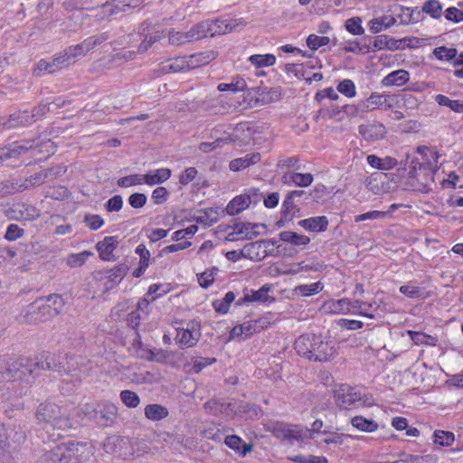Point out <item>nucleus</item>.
<instances>
[{"mask_svg": "<svg viewBox=\"0 0 463 463\" xmlns=\"http://www.w3.org/2000/svg\"><path fill=\"white\" fill-rule=\"evenodd\" d=\"M35 417L44 427L50 426L59 430H71L73 427L67 410L49 401L42 402L37 407Z\"/></svg>", "mask_w": 463, "mask_h": 463, "instance_id": "obj_1", "label": "nucleus"}, {"mask_svg": "<svg viewBox=\"0 0 463 463\" xmlns=\"http://www.w3.org/2000/svg\"><path fill=\"white\" fill-rule=\"evenodd\" d=\"M53 144L51 140L37 141L24 140L14 144L11 147H5L0 150V161L12 157H18L27 152H32L33 156L46 153L49 156L52 153Z\"/></svg>", "mask_w": 463, "mask_h": 463, "instance_id": "obj_2", "label": "nucleus"}, {"mask_svg": "<svg viewBox=\"0 0 463 463\" xmlns=\"http://www.w3.org/2000/svg\"><path fill=\"white\" fill-rule=\"evenodd\" d=\"M32 363L24 357L13 359L8 355L0 356V383L22 379L33 373Z\"/></svg>", "mask_w": 463, "mask_h": 463, "instance_id": "obj_3", "label": "nucleus"}, {"mask_svg": "<svg viewBox=\"0 0 463 463\" xmlns=\"http://www.w3.org/2000/svg\"><path fill=\"white\" fill-rule=\"evenodd\" d=\"M313 345L314 347L311 354H309V360L326 362L334 358L337 353L334 340H324L321 336L316 335Z\"/></svg>", "mask_w": 463, "mask_h": 463, "instance_id": "obj_4", "label": "nucleus"}, {"mask_svg": "<svg viewBox=\"0 0 463 463\" xmlns=\"http://www.w3.org/2000/svg\"><path fill=\"white\" fill-rule=\"evenodd\" d=\"M335 400L342 409H349L362 401V392L355 387L342 384L334 392Z\"/></svg>", "mask_w": 463, "mask_h": 463, "instance_id": "obj_5", "label": "nucleus"}, {"mask_svg": "<svg viewBox=\"0 0 463 463\" xmlns=\"http://www.w3.org/2000/svg\"><path fill=\"white\" fill-rule=\"evenodd\" d=\"M55 312L52 310L49 305H45L43 300H38L31 304L24 315V320L28 323H41L54 317Z\"/></svg>", "mask_w": 463, "mask_h": 463, "instance_id": "obj_6", "label": "nucleus"}, {"mask_svg": "<svg viewBox=\"0 0 463 463\" xmlns=\"http://www.w3.org/2000/svg\"><path fill=\"white\" fill-rule=\"evenodd\" d=\"M204 407L211 414L219 417L232 418L237 413L235 403L226 400L213 399Z\"/></svg>", "mask_w": 463, "mask_h": 463, "instance_id": "obj_7", "label": "nucleus"}, {"mask_svg": "<svg viewBox=\"0 0 463 463\" xmlns=\"http://www.w3.org/2000/svg\"><path fill=\"white\" fill-rule=\"evenodd\" d=\"M358 132L363 139L373 142L383 139L387 133V129L383 124L373 121L360 125Z\"/></svg>", "mask_w": 463, "mask_h": 463, "instance_id": "obj_8", "label": "nucleus"}, {"mask_svg": "<svg viewBox=\"0 0 463 463\" xmlns=\"http://www.w3.org/2000/svg\"><path fill=\"white\" fill-rule=\"evenodd\" d=\"M67 67H69L68 62H66L62 53L61 52L50 61L44 59L40 60L35 69L33 70V74L37 77H40L44 72L52 74Z\"/></svg>", "mask_w": 463, "mask_h": 463, "instance_id": "obj_9", "label": "nucleus"}, {"mask_svg": "<svg viewBox=\"0 0 463 463\" xmlns=\"http://www.w3.org/2000/svg\"><path fill=\"white\" fill-rule=\"evenodd\" d=\"M270 240H260L246 244L241 250V256L250 260H261L267 256V249L273 246Z\"/></svg>", "mask_w": 463, "mask_h": 463, "instance_id": "obj_10", "label": "nucleus"}, {"mask_svg": "<svg viewBox=\"0 0 463 463\" xmlns=\"http://www.w3.org/2000/svg\"><path fill=\"white\" fill-rule=\"evenodd\" d=\"M85 446L80 443L69 442L60 444L61 463H77L83 458Z\"/></svg>", "mask_w": 463, "mask_h": 463, "instance_id": "obj_11", "label": "nucleus"}, {"mask_svg": "<svg viewBox=\"0 0 463 463\" xmlns=\"http://www.w3.org/2000/svg\"><path fill=\"white\" fill-rule=\"evenodd\" d=\"M253 133L254 131L247 123H240L233 128L232 132L225 136V137H228V143L244 146L250 144Z\"/></svg>", "mask_w": 463, "mask_h": 463, "instance_id": "obj_12", "label": "nucleus"}, {"mask_svg": "<svg viewBox=\"0 0 463 463\" xmlns=\"http://www.w3.org/2000/svg\"><path fill=\"white\" fill-rule=\"evenodd\" d=\"M263 325L260 320H250L243 324L235 326L230 333L232 338L243 336L244 338L250 337L257 332L263 329Z\"/></svg>", "mask_w": 463, "mask_h": 463, "instance_id": "obj_13", "label": "nucleus"}, {"mask_svg": "<svg viewBox=\"0 0 463 463\" xmlns=\"http://www.w3.org/2000/svg\"><path fill=\"white\" fill-rule=\"evenodd\" d=\"M201 336L199 328L194 325L192 328L181 329L177 332L176 341L184 347H192L197 344Z\"/></svg>", "mask_w": 463, "mask_h": 463, "instance_id": "obj_14", "label": "nucleus"}, {"mask_svg": "<svg viewBox=\"0 0 463 463\" xmlns=\"http://www.w3.org/2000/svg\"><path fill=\"white\" fill-rule=\"evenodd\" d=\"M400 46L399 41L395 40L392 37H390L385 34L378 35L373 40L372 46L366 45V51L368 52H376L381 50H390L395 51L398 50Z\"/></svg>", "mask_w": 463, "mask_h": 463, "instance_id": "obj_15", "label": "nucleus"}, {"mask_svg": "<svg viewBox=\"0 0 463 463\" xmlns=\"http://www.w3.org/2000/svg\"><path fill=\"white\" fill-rule=\"evenodd\" d=\"M171 176V170L168 168H159L151 170L146 175H142V183L149 186L160 184L168 180Z\"/></svg>", "mask_w": 463, "mask_h": 463, "instance_id": "obj_16", "label": "nucleus"}, {"mask_svg": "<svg viewBox=\"0 0 463 463\" xmlns=\"http://www.w3.org/2000/svg\"><path fill=\"white\" fill-rule=\"evenodd\" d=\"M269 289H270L269 286L264 285L260 289H258L256 291L250 290V292L245 293L244 297L242 298V301H239L237 304L241 305V303H248V302H260V303L271 302L274 300V298L269 295Z\"/></svg>", "mask_w": 463, "mask_h": 463, "instance_id": "obj_17", "label": "nucleus"}, {"mask_svg": "<svg viewBox=\"0 0 463 463\" xmlns=\"http://www.w3.org/2000/svg\"><path fill=\"white\" fill-rule=\"evenodd\" d=\"M313 175L311 174H301L293 171L284 173L282 181L284 184H294L297 186L307 187L313 182Z\"/></svg>", "mask_w": 463, "mask_h": 463, "instance_id": "obj_18", "label": "nucleus"}, {"mask_svg": "<svg viewBox=\"0 0 463 463\" xmlns=\"http://www.w3.org/2000/svg\"><path fill=\"white\" fill-rule=\"evenodd\" d=\"M260 228H265L264 224L250 222H236L234 229L241 239L251 240L260 234Z\"/></svg>", "mask_w": 463, "mask_h": 463, "instance_id": "obj_19", "label": "nucleus"}, {"mask_svg": "<svg viewBox=\"0 0 463 463\" xmlns=\"http://www.w3.org/2000/svg\"><path fill=\"white\" fill-rule=\"evenodd\" d=\"M118 244L116 236H107L103 241H99L96 245L99 257L104 260H111L112 253Z\"/></svg>", "mask_w": 463, "mask_h": 463, "instance_id": "obj_20", "label": "nucleus"}, {"mask_svg": "<svg viewBox=\"0 0 463 463\" xmlns=\"http://www.w3.org/2000/svg\"><path fill=\"white\" fill-rule=\"evenodd\" d=\"M35 120L34 114L30 115L27 111H19L11 115L4 125L6 128H14L20 126L31 124Z\"/></svg>", "mask_w": 463, "mask_h": 463, "instance_id": "obj_21", "label": "nucleus"}, {"mask_svg": "<svg viewBox=\"0 0 463 463\" xmlns=\"http://www.w3.org/2000/svg\"><path fill=\"white\" fill-rule=\"evenodd\" d=\"M212 35L214 36L216 34H224L231 33L237 29V27L244 26L243 22L237 23L236 21H226V20H216L213 22H210Z\"/></svg>", "mask_w": 463, "mask_h": 463, "instance_id": "obj_22", "label": "nucleus"}, {"mask_svg": "<svg viewBox=\"0 0 463 463\" xmlns=\"http://www.w3.org/2000/svg\"><path fill=\"white\" fill-rule=\"evenodd\" d=\"M184 71H187L184 56L170 59L166 61V63L162 64L158 69L160 75Z\"/></svg>", "mask_w": 463, "mask_h": 463, "instance_id": "obj_23", "label": "nucleus"}, {"mask_svg": "<svg viewBox=\"0 0 463 463\" xmlns=\"http://www.w3.org/2000/svg\"><path fill=\"white\" fill-rule=\"evenodd\" d=\"M251 203L250 197L247 194H241L234 197L226 206V212L229 215H236L247 209Z\"/></svg>", "mask_w": 463, "mask_h": 463, "instance_id": "obj_24", "label": "nucleus"}, {"mask_svg": "<svg viewBox=\"0 0 463 463\" xmlns=\"http://www.w3.org/2000/svg\"><path fill=\"white\" fill-rule=\"evenodd\" d=\"M315 335H300L295 341V349L299 355H302L307 359H309V354H311L313 351V343H315Z\"/></svg>", "mask_w": 463, "mask_h": 463, "instance_id": "obj_25", "label": "nucleus"}, {"mask_svg": "<svg viewBox=\"0 0 463 463\" xmlns=\"http://www.w3.org/2000/svg\"><path fill=\"white\" fill-rule=\"evenodd\" d=\"M299 225L305 230L310 232H324L328 225V220L326 216H317L301 220Z\"/></svg>", "mask_w": 463, "mask_h": 463, "instance_id": "obj_26", "label": "nucleus"}, {"mask_svg": "<svg viewBox=\"0 0 463 463\" xmlns=\"http://www.w3.org/2000/svg\"><path fill=\"white\" fill-rule=\"evenodd\" d=\"M366 160L372 167L379 170H391L394 168L398 164V161L392 156H385L381 158L375 155H369Z\"/></svg>", "mask_w": 463, "mask_h": 463, "instance_id": "obj_27", "label": "nucleus"}, {"mask_svg": "<svg viewBox=\"0 0 463 463\" xmlns=\"http://www.w3.org/2000/svg\"><path fill=\"white\" fill-rule=\"evenodd\" d=\"M350 306V298H341L337 300H328L324 303L323 309L326 313L332 314H348Z\"/></svg>", "mask_w": 463, "mask_h": 463, "instance_id": "obj_28", "label": "nucleus"}, {"mask_svg": "<svg viewBox=\"0 0 463 463\" xmlns=\"http://www.w3.org/2000/svg\"><path fill=\"white\" fill-rule=\"evenodd\" d=\"M260 160V155L259 153L248 154L243 157L232 160L229 167L232 171L237 172L258 163Z\"/></svg>", "mask_w": 463, "mask_h": 463, "instance_id": "obj_29", "label": "nucleus"}, {"mask_svg": "<svg viewBox=\"0 0 463 463\" xmlns=\"http://www.w3.org/2000/svg\"><path fill=\"white\" fill-rule=\"evenodd\" d=\"M409 80V72L404 70H397L385 76L382 83L383 86L401 87Z\"/></svg>", "mask_w": 463, "mask_h": 463, "instance_id": "obj_30", "label": "nucleus"}, {"mask_svg": "<svg viewBox=\"0 0 463 463\" xmlns=\"http://www.w3.org/2000/svg\"><path fill=\"white\" fill-rule=\"evenodd\" d=\"M306 439H314V431L301 426L288 425V440L302 442Z\"/></svg>", "mask_w": 463, "mask_h": 463, "instance_id": "obj_31", "label": "nucleus"}, {"mask_svg": "<svg viewBox=\"0 0 463 463\" xmlns=\"http://www.w3.org/2000/svg\"><path fill=\"white\" fill-rule=\"evenodd\" d=\"M61 369H59V372L61 374H68L71 375L72 378H74L77 381L81 380V374L79 373V362L77 357L74 356H68L65 359V363L61 367Z\"/></svg>", "mask_w": 463, "mask_h": 463, "instance_id": "obj_32", "label": "nucleus"}, {"mask_svg": "<svg viewBox=\"0 0 463 463\" xmlns=\"http://www.w3.org/2000/svg\"><path fill=\"white\" fill-rule=\"evenodd\" d=\"M225 444L232 449L238 451L241 455L245 456L252 449L251 444H247L236 435H230L225 438Z\"/></svg>", "mask_w": 463, "mask_h": 463, "instance_id": "obj_33", "label": "nucleus"}, {"mask_svg": "<svg viewBox=\"0 0 463 463\" xmlns=\"http://www.w3.org/2000/svg\"><path fill=\"white\" fill-rule=\"evenodd\" d=\"M98 413L100 414L102 420L101 423L103 425H109L116 419L118 408L112 402H104L99 404V411Z\"/></svg>", "mask_w": 463, "mask_h": 463, "instance_id": "obj_34", "label": "nucleus"}, {"mask_svg": "<svg viewBox=\"0 0 463 463\" xmlns=\"http://www.w3.org/2000/svg\"><path fill=\"white\" fill-rule=\"evenodd\" d=\"M400 292L411 298H426L430 294L420 287L416 286L413 282L400 287Z\"/></svg>", "mask_w": 463, "mask_h": 463, "instance_id": "obj_35", "label": "nucleus"}, {"mask_svg": "<svg viewBox=\"0 0 463 463\" xmlns=\"http://www.w3.org/2000/svg\"><path fill=\"white\" fill-rule=\"evenodd\" d=\"M279 239L282 241L289 242L296 246H306L310 241V239L307 236L289 231L281 232L279 233Z\"/></svg>", "mask_w": 463, "mask_h": 463, "instance_id": "obj_36", "label": "nucleus"}, {"mask_svg": "<svg viewBox=\"0 0 463 463\" xmlns=\"http://www.w3.org/2000/svg\"><path fill=\"white\" fill-rule=\"evenodd\" d=\"M212 31L213 29H211L210 22L204 21L192 27L188 33H190V35L193 36L191 39L192 42H194L208 36L213 37Z\"/></svg>", "mask_w": 463, "mask_h": 463, "instance_id": "obj_37", "label": "nucleus"}, {"mask_svg": "<svg viewBox=\"0 0 463 463\" xmlns=\"http://www.w3.org/2000/svg\"><path fill=\"white\" fill-rule=\"evenodd\" d=\"M435 101L441 107H447L453 112L462 114L463 113V101L459 99H451L449 97L438 94L435 96Z\"/></svg>", "mask_w": 463, "mask_h": 463, "instance_id": "obj_38", "label": "nucleus"}, {"mask_svg": "<svg viewBox=\"0 0 463 463\" xmlns=\"http://www.w3.org/2000/svg\"><path fill=\"white\" fill-rule=\"evenodd\" d=\"M166 36L168 37V43L174 46H180L184 43H191V38H193V36L190 35V33H183L175 31V29L166 31Z\"/></svg>", "mask_w": 463, "mask_h": 463, "instance_id": "obj_39", "label": "nucleus"}, {"mask_svg": "<svg viewBox=\"0 0 463 463\" xmlns=\"http://www.w3.org/2000/svg\"><path fill=\"white\" fill-rule=\"evenodd\" d=\"M109 38V35L108 33H102L86 38L83 42L80 43V44L85 52L88 53L93 51L96 47L99 46L104 42H106Z\"/></svg>", "mask_w": 463, "mask_h": 463, "instance_id": "obj_40", "label": "nucleus"}, {"mask_svg": "<svg viewBox=\"0 0 463 463\" xmlns=\"http://www.w3.org/2000/svg\"><path fill=\"white\" fill-rule=\"evenodd\" d=\"M145 415L148 420L156 421L165 418L168 411L160 404H149L145 408Z\"/></svg>", "mask_w": 463, "mask_h": 463, "instance_id": "obj_41", "label": "nucleus"}, {"mask_svg": "<svg viewBox=\"0 0 463 463\" xmlns=\"http://www.w3.org/2000/svg\"><path fill=\"white\" fill-rule=\"evenodd\" d=\"M351 424L357 430L364 432H373L378 429V423L372 420H367L362 416L352 418Z\"/></svg>", "mask_w": 463, "mask_h": 463, "instance_id": "obj_42", "label": "nucleus"}, {"mask_svg": "<svg viewBox=\"0 0 463 463\" xmlns=\"http://www.w3.org/2000/svg\"><path fill=\"white\" fill-rule=\"evenodd\" d=\"M61 53L66 62H68V66L74 63L78 58L83 57L87 54L80 43L65 48Z\"/></svg>", "mask_w": 463, "mask_h": 463, "instance_id": "obj_43", "label": "nucleus"}, {"mask_svg": "<svg viewBox=\"0 0 463 463\" xmlns=\"http://www.w3.org/2000/svg\"><path fill=\"white\" fill-rule=\"evenodd\" d=\"M61 53L66 62H68V66L74 63L78 58L83 57L87 54L80 43L65 48Z\"/></svg>", "mask_w": 463, "mask_h": 463, "instance_id": "obj_44", "label": "nucleus"}, {"mask_svg": "<svg viewBox=\"0 0 463 463\" xmlns=\"http://www.w3.org/2000/svg\"><path fill=\"white\" fill-rule=\"evenodd\" d=\"M61 53L66 62H68V66L74 63L78 58L83 57L87 54L80 43L65 48Z\"/></svg>", "mask_w": 463, "mask_h": 463, "instance_id": "obj_45", "label": "nucleus"}, {"mask_svg": "<svg viewBox=\"0 0 463 463\" xmlns=\"http://www.w3.org/2000/svg\"><path fill=\"white\" fill-rule=\"evenodd\" d=\"M408 335L411 339L414 342L415 345H424L430 346H435L437 345L438 339L435 336L430 335H427L421 332L409 330Z\"/></svg>", "mask_w": 463, "mask_h": 463, "instance_id": "obj_46", "label": "nucleus"}, {"mask_svg": "<svg viewBox=\"0 0 463 463\" xmlns=\"http://www.w3.org/2000/svg\"><path fill=\"white\" fill-rule=\"evenodd\" d=\"M90 256H93V252L90 250H83L80 253H71L68 255L66 264L70 268L81 267Z\"/></svg>", "mask_w": 463, "mask_h": 463, "instance_id": "obj_47", "label": "nucleus"}, {"mask_svg": "<svg viewBox=\"0 0 463 463\" xmlns=\"http://www.w3.org/2000/svg\"><path fill=\"white\" fill-rule=\"evenodd\" d=\"M250 62L256 68L272 66L276 62L273 54H253L249 57Z\"/></svg>", "mask_w": 463, "mask_h": 463, "instance_id": "obj_48", "label": "nucleus"}, {"mask_svg": "<svg viewBox=\"0 0 463 463\" xmlns=\"http://www.w3.org/2000/svg\"><path fill=\"white\" fill-rule=\"evenodd\" d=\"M195 219L197 222L210 226L219 220V213L217 209L208 208L200 212Z\"/></svg>", "mask_w": 463, "mask_h": 463, "instance_id": "obj_49", "label": "nucleus"}, {"mask_svg": "<svg viewBox=\"0 0 463 463\" xmlns=\"http://www.w3.org/2000/svg\"><path fill=\"white\" fill-rule=\"evenodd\" d=\"M396 23V19L392 16H383L373 19L370 22V30L373 33H379L383 27L389 28Z\"/></svg>", "mask_w": 463, "mask_h": 463, "instance_id": "obj_50", "label": "nucleus"}, {"mask_svg": "<svg viewBox=\"0 0 463 463\" xmlns=\"http://www.w3.org/2000/svg\"><path fill=\"white\" fill-rule=\"evenodd\" d=\"M422 12L430 14L432 18L438 19L442 15V6L437 0H429L424 3Z\"/></svg>", "mask_w": 463, "mask_h": 463, "instance_id": "obj_51", "label": "nucleus"}, {"mask_svg": "<svg viewBox=\"0 0 463 463\" xmlns=\"http://www.w3.org/2000/svg\"><path fill=\"white\" fill-rule=\"evenodd\" d=\"M323 288L320 282L312 283L310 285H300L295 288L294 291L301 296L308 297L317 294Z\"/></svg>", "mask_w": 463, "mask_h": 463, "instance_id": "obj_52", "label": "nucleus"}, {"mask_svg": "<svg viewBox=\"0 0 463 463\" xmlns=\"http://www.w3.org/2000/svg\"><path fill=\"white\" fill-rule=\"evenodd\" d=\"M306 43L309 49L316 51L322 46L327 45L330 43V39L327 36L310 34L307 36Z\"/></svg>", "mask_w": 463, "mask_h": 463, "instance_id": "obj_53", "label": "nucleus"}, {"mask_svg": "<svg viewBox=\"0 0 463 463\" xmlns=\"http://www.w3.org/2000/svg\"><path fill=\"white\" fill-rule=\"evenodd\" d=\"M345 26L354 35H361L364 33V29L362 27V19L358 16L347 19Z\"/></svg>", "mask_w": 463, "mask_h": 463, "instance_id": "obj_54", "label": "nucleus"}, {"mask_svg": "<svg viewBox=\"0 0 463 463\" xmlns=\"http://www.w3.org/2000/svg\"><path fill=\"white\" fill-rule=\"evenodd\" d=\"M454 439V434L450 431L436 430L434 432V442L440 446H450Z\"/></svg>", "mask_w": 463, "mask_h": 463, "instance_id": "obj_55", "label": "nucleus"}, {"mask_svg": "<svg viewBox=\"0 0 463 463\" xmlns=\"http://www.w3.org/2000/svg\"><path fill=\"white\" fill-rule=\"evenodd\" d=\"M142 175L134 174L119 178L117 184L119 187L128 188L134 185L142 184Z\"/></svg>", "mask_w": 463, "mask_h": 463, "instance_id": "obj_56", "label": "nucleus"}, {"mask_svg": "<svg viewBox=\"0 0 463 463\" xmlns=\"http://www.w3.org/2000/svg\"><path fill=\"white\" fill-rule=\"evenodd\" d=\"M120 399L129 408H136L140 402L138 395L128 390H124L120 392Z\"/></svg>", "mask_w": 463, "mask_h": 463, "instance_id": "obj_57", "label": "nucleus"}, {"mask_svg": "<svg viewBox=\"0 0 463 463\" xmlns=\"http://www.w3.org/2000/svg\"><path fill=\"white\" fill-rule=\"evenodd\" d=\"M297 210V206L294 203V200L287 194L283 204H282V215L286 220H291Z\"/></svg>", "mask_w": 463, "mask_h": 463, "instance_id": "obj_58", "label": "nucleus"}, {"mask_svg": "<svg viewBox=\"0 0 463 463\" xmlns=\"http://www.w3.org/2000/svg\"><path fill=\"white\" fill-rule=\"evenodd\" d=\"M228 143V137H218L213 142H203L199 146V149L203 153H209L214 149L221 147L223 144Z\"/></svg>", "mask_w": 463, "mask_h": 463, "instance_id": "obj_59", "label": "nucleus"}, {"mask_svg": "<svg viewBox=\"0 0 463 463\" xmlns=\"http://www.w3.org/2000/svg\"><path fill=\"white\" fill-rule=\"evenodd\" d=\"M43 302L45 305L50 306L56 316L60 314L64 306L63 299L59 295H50Z\"/></svg>", "mask_w": 463, "mask_h": 463, "instance_id": "obj_60", "label": "nucleus"}, {"mask_svg": "<svg viewBox=\"0 0 463 463\" xmlns=\"http://www.w3.org/2000/svg\"><path fill=\"white\" fill-rule=\"evenodd\" d=\"M433 53L439 60L450 61L455 58L457 50L441 46L435 48Z\"/></svg>", "mask_w": 463, "mask_h": 463, "instance_id": "obj_61", "label": "nucleus"}, {"mask_svg": "<svg viewBox=\"0 0 463 463\" xmlns=\"http://www.w3.org/2000/svg\"><path fill=\"white\" fill-rule=\"evenodd\" d=\"M337 90L348 98L354 97L356 93L355 86L351 80H342L337 86Z\"/></svg>", "mask_w": 463, "mask_h": 463, "instance_id": "obj_62", "label": "nucleus"}, {"mask_svg": "<svg viewBox=\"0 0 463 463\" xmlns=\"http://www.w3.org/2000/svg\"><path fill=\"white\" fill-rule=\"evenodd\" d=\"M24 233V231L22 228H20L17 224L12 223L7 227L5 238L9 241H13L21 238Z\"/></svg>", "mask_w": 463, "mask_h": 463, "instance_id": "obj_63", "label": "nucleus"}, {"mask_svg": "<svg viewBox=\"0 0 463 463\" xmlns=\"http://www.w3.org/2000/svg\"><path fill=\"white\" fill-rule=\"evenodd\" d=\"M61 456L60 445H58L54 449L46 452L43 455V460L45 463H61Z\"/></svg>", "mask_w": 463, "mask_h": 463, "instance_id": "obj_64", "label": "nucleus"}]
</instances>
